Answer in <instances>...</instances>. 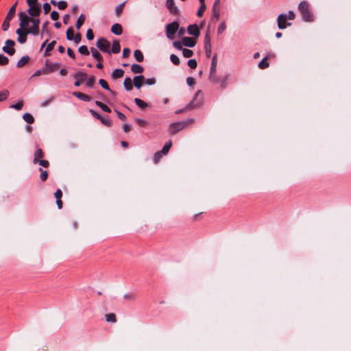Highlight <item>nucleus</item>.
I'll return each mask as SVG.
<instances>
[{
  "label": "nucleus",
  "instance_id": "f257e3e1",
  "mask_svg": "<svg viewBox=\"0 0 351 351\" xmlns=\"http://www.w3.org/2000/svg\"><path fill=\"white\" fill-rule=\"evenodd\" d=\"M194 121H195V119L193 118H191V119H188L184 121L173 123L169 126V132L171 134H175L178 132L180 131L181 130H182V129L185 128L186 127H187L188 125H189L190 124L193 123Z\"/></svg>",
  "mask_w": 351,
  "mask_h": 351
},
{
  "label": "nucleus",
  "instance_id": "f03ea898",
  "mask_svg": "<svg viewBox=\"0 0 351 351\" xmlns=\"http://www.w3.org/2000/svg\"><path fill=\"white\" fill-rule=\"evenodd\" d=\"M298 10L302 16V19L306 22H311L313 21V16L309 9V4L308 2L303 1H301L298 5Z\"/></svg>",
  "mask_w": 351,
  "mask_h": 351
},
{
  "label": "nucleus",
  "instance_id": "7ed1b4c3",
  "mask_svg": "<svg viewBox=\"0 0 351 351\" xmlns=\"http://www.w3.org/2000/svg\"><path fill=\"white\" fill-rule=\"evenodd\" d=\"M17 5V1L10 8L5 19L2 23V29L7 31L10 27V21L13 19L16 12V8Z\"/></svg>",
  "mask_w": 351,
  "mask_h": 351
},
{
  "label": "nucleus",
  "instance_id": "20e7f679",
  "mask_svg": "<svg viewBox=\"0 0 351 351\" xmlns=\"http://www.w3.org/2000/svg\"><path fill=\"white\" fill-rule=\"evenodd\" d=\"M179 28V24L177 21H173L167 25L165 28L166 36L169 39H173L174 34L176 33Z\"/></svg>",
  "mask_w": 351,
  "mask_h": 351
},
{
  "label": "nucleus",
  "instance_id": "39448f33",
  "mask_svg": "<svg viewBox=\"0 0 351 351\" xmlns=\"http://www.w3.org/2000/svg\"><path fill=\"white\" fill-rule=\"evenodd\" d=\"M97 47L104 53H110V43L105 38H100L96 43Z\"/></svg>",
  "mask_w": 351,
  "mask_h": 351
},
{
  "label": "nucleus",
  "instance_id": "423d86ee",
  "mask_svg": "<svg viewBox=\"0 0 351 351\" xmlns=\"http://www.w3.org/2000/svg\"><path fill=\"white\" fill-rule=\"evenodd\" d=\"M201 93L200 90H197L192 99V101L186 106V108L188 110L195 109L199 108L202 105V98H199V95Z\"/></svg>",
  "mask_w": 351,
  "mask_h": 351
},
{
  "label": "nucleus",
  "instance_id": "0eeeda50",
  "mask_svg": "<svg viewBox=\"0 0 351 351\" xmlns=\"http://www.w3.org/2000/svg\"><path fill=\"white\" fill-rule=\"evenodd\" d=\"M60 64L58 63H53L50 62L49 60H47L45 62V65L43 67L44 71H43V74L47 75L51 73H53L58 69Z\"/></svg>",
  "mask_w": 351,
  "mask_h": 351
},
{
  "label": "nucleus",
  "instance_id": "6e6552de",
  "mask_svg": "<svg viewBox=\"0 0 351 351\" xmlns=\"http://www.w3.org/2000/svg\"><path fill=\"white\" fill-rule=\"evenodd\" d=\"M287 16L285 14H280L277 19L278 27L284 29L287 27L291 25V23L287 22Z\"/></svg>",
  "mask_w": 351,
  "mask_h": 351
},
{
  "label": "nucleus",
  "instance_id": "1a4fd4ad",
  "mask_svg": "<svg viewBox=\"0 0 351 351\" xmlns=\"http://www.w3.org/2000/svg\"><path fill=\"white\" fill-rule=\"evenodd\" d=\"M14 45V40L8 39L5 41V45L3 47L2 50L8 55L12 56L15 53Z\"/></svg>",
  "mask_w": 351,
  "mask_h": 351
},
{
  "label": "nucleus",
  "instance_id": "9d476101",
  "mask_svg": "<svg viewBox=\"0 0 351 351\" xmlns=\"http://www.w3.org/2000/svg\"><path fill=\"white\" fill-rule=\"evenodd\" d=\"M31 21L33 23V26L30 28H27L26 34H32L33 35L36 36L38 34L40 19H31Z\"/></svg>",
  "mask_w": 351,
  "mask_h": 351
},
{
  "label": "nucleus",
  "instance_id": "9b49d317",
  "mask_svg": "<svg viewBox=\"0 0 351 351\" xmlns=\"http://www.w3.org/2000/svg\"><path fill=\"white\" fill-rule=\"evenodd\" d=\"M19 19H20V28H27L29 25V23L31 21L29 17L25 12L19 13Z\"/></svg>",
  "mask_w": 351,
  "mask_h": 351
},
{
  "label": "nucleus",
  "instance_id": "f8f14e48",
  "mask_svg": "<svg viewBox=\"0 0 351 351\" xmlns=\"http://www.w3.org/2000/svg\"><path fill=\"white\" fill-rule=\"evenodd\" d=\"M76 81L74 83L75 86H79L83 82L87 80V74L84 72H77L74 75Z\"/></svg>",
  "mask_w": 351,
  "mask_h": 351
},
{
  "label": "nucleus",
  "instance_id": "ddd939ff",
  "mask_svg": "<svg viewBox=\"0 0 351 351\" xmlns=\"http://www.w3.org/2000/svg\"><path fill=\"white\" fill-rule=\"evenodd\" d=\"M27 32V28L23 29V28H19L16 29V33L18 34V42L21 44L25 43L27 40V35L28 34H26Z\"/></svg>",
  "mask_w": 351,
  "mask_h": 351
},
{
  "label": "nucleus",
  "instance_id": "4468645a",
  "mask_svg": "<svg viewBox=\"0 0 351 351\" xmlns=\"http://www.w3.org/2000/svg\"><path fill=\"white\" fill-rule=\"evenodd\" d=\"M166 5L169 12L173 14H178L179 12V10L178 7L175 5L174 0H167Z\"/></svg>",
  "mask_w": 351,
  "mask_h": 351
},
{
  "label": "nucleus",
  "instance_id": "2eb2a0df",
  "mask_svg": "<svg viewBox=\"0 0 351 351\" xmlns=\"http://www.w3.org/2000/svg\"><path fill=\"white\" fill-rule=\"evenodd\" d=\"M187 32L190 35H193L196 37L199 35V29L196 24L189 25L187 27Z\"/></svg>",
  "mask_w": 351,
  "mask_h": 351
},
{
  "label": "nucleus",
  "instance_id": "dca6fc26",
  "mask_svg": "<svg viewBox=\"0 0 351 351\" xmlns=\"http://www.w3.org/2000/svg\"><path fill=\"white\" fill-rule=\"evenodd\" d=\"M182 41V45L188 47H193L196 44V41L195 40V39L191 37H183Z\"/></svg>",
  "mask_w": 351,
  "mask_h": 351
},
{
  "label": "nucleus",
  "instance_id": "f3484780",
  "mask_svg": "<svg viewBox=\"0 0 351 351\" xmlns=\"http://www.w3.org/2000/svg\"><path fill=\"white\" fill-rule=\"evenodd\" d=\"M144 81H145V77L143 75H136L133 79L134 86L136 88L139 89L142 86Z\"/></svg>",
  "mask_w": 351,
  "mask_h": 351
},
{
  "label": "nucleus",
  "instance_id": "a211bd4d",
  "mask_svg": "<svg viewBox=\"0 0 351 351\" xmlns=\"http://www.w3.org/2000/svg\"><path fill=\"white\" fill-rule=\"evenodd\" d=\"M28 13L32 16H38L40 13L39 5L29 6Z\"/></svg>",
  "mask_w": 351,
  "mask_h": 351
},
{
  "label": "nucleus",
  "instance_id": "6ab92c4d",
  "mask_svg": "<svg viewBox=\"0 0 351 351\" xmlns=\"http://www.w3.org/2000/svg\"><path fill=\"white\" fill-rule=\"evenodd\" d=\"M73 95L84 101H90L91 100V97L90 96L80 92H73Z\"/></svg>",
  "mask_w": 351,
  "mask_h": 351
},
{
  "label": "nucleus",
  "instance_id": "aec40b11",
  "mask_svg": "<svg viewBox=\"0 0 351 351\" xmlns=\"http://www.w3.org/2000/svg\"><path fill=\"white\" fill-rule=\"evenodd\" d=\"M90 52L92 53V56L97 60L98 62L103 61V57L101 54L97 51L95 47H90Z\"/></svg>",
  "mask_w": 351,
  "mask_h": 351
},
{
  "label": "nucleus",
  "instance_id": "412c9836",
  "mask_svg": "<svg viewBox=\"0 0 351 351\" xmlns=\"http://www.w3.org/2000/svg\"><path fill=\"white\" fill-rule=\"evenodd\" d=\"M111 31L115 35L119 36L123 32L122 26L119 23H115L111 27Z\"/></svg>",
  "mask_w": 351,
  "mask_h": 351
},
{
  "label": "nucleus",
  "instance_id": "4be33fe9",
  "mask_svg": "<svg viewBox=\"0 0 351 351\" xmlns=\"http://www.w3.org/2000/svg\"><path fill=\"white\" fill-rule=\"evenodd\" d=\"M133 84H132V81L130 77H127L125 78L124 82H123V86L126 90H128V91L132 90L133 88Z\"/></svg>",
  "mask_w": 351,
  "mask_h": 351
},
{
  "label": "nucleus",
  "instance_id": "5701e85b",
  "mask_svg": "<svg viewBox=\"0 0 351 351\" xmlns=\"http://www.w3.org/2000/svg\"><path fill=\"white\" fill-rule=\"evenodd\" d=\"M123 74H124V71L123 69H116L112 71V73L111 74V77H112V78L115 80V79L122 77L123 76Z\"/></svg>",
  "mask_w": 351,
  "mask_h": 351
},
{
  "label": "nucleus",
  "instance_id": "b1692460",
  "mask_svg": "<svg viewBox=\"0 0 351 351\" xmlns=\"http://www.w3.org/2000/svg\"><path fill=\"white\" fill-rule=\"evenodd\" d=\"M43 157L44 153L43 150L40 148L38 147L34 153V157L33 160L34 163L36 164L38 162V159L42 158Z\"/></svg>",
  "mask_w": 351,
  "mask_h": 351
},
{
  "label": "nucleus",
  "instance_id": "393cba45",
  "mask_svg": "<svg viewBox=\"0 0 351 351\" xmlns=\"http://www.w3.org/2000/svg\"><path fill=\"white\" fill-rule=\"evenodd\" d=\"M121 51V46L119 45V43L117 40H114L112 42V49L110 50L111 53H118Z\"/></svg>",
  "mask_w": 351,
  "mask_h": 351
},
{
  "label": "nucleus",
  "instance_id": "a878e982",
  "mask_svg": "<svg viewBox=\"0 0 351 351\" xmlns=\"http://www.w3.org/2000/svg\"><path fill=\"white\" fill-rule=\"evenodd\" d=\"M217 55H214L212 59L211 65L210 68V73H214L217 72Z\"/></svg>",
  "mask_w": 351,
  "mask_h": 351
},
{
  "label": "nucleus",
  "instance_id": "bb28decb",
  "mask_svg": "<svg viewBox=\"0 0 351 351\" xmlns=\"http://www.w3.org/2000/svg\"><path fill=\"white\" fill-rule=\"evenodd\" d=\"M219 8L213 7L212 8V17L211 20L213 21H217L219 19Z\"/></svg>",
  "mask_w": 351,
  "mask_h": 351
},
{
  "label": "nucleus",
  "instance_id": "cd10ccee",
  "mask_svg": "<svg viewBox=\"0 0 351 351\" xmlns=\"http://www.w3.org/2000/svg\"><path fill=\"white\" fill-rule=\"evenodd\" d=\"M99 84L101 85V86L103 88H104V89H106V90H107L110 91V93L112 95H115V93L110 88V87H109V86H108V84L107 82H106L105 80H104V79H100V80H99Z\"/></svg>",
  "mask_w": 351,
  "mask_h": 351
},
{
  "label": "nucleus",
  "instance_id": "c85d7f7f",
  "mask_svg": "<svg viewBox=\"0 0 351 351\" xmlns=\"http://www.w3.org/2000/svg\"><path fill=\"white\" fill-rule=\"evenodd\" d=\"M29 60V57L28 56H23L17 62L16 66L21 68L26 64Z\"/></svg>",
  "mask_w": 351,
  "mask_h": 351
},
{
  "label": "nucleus",
  "instance_id": "c756f323",
  "mask_svg": "<svg viewBox=\"0 0 351 351\" xmlns=\"http://www.w3.org/2000/svg\"><path fill=\"white\" fill-rule=\"evenodd\" d=\"M143 70V67L140 64H134L131 66V71L134 73H142Z\"/></svg>",
  "mask_w": 351,
  "mask_h": 351
},
{
  "label": "nucleus",
  "instance_id": "7c9ffc66",
  "mask_svg": "<svg viewBox=\"0 0 351 351\" xmlns=\"http://www.w3.org/2000/svg\"><path fill=\"white\" fill-rule=\"evenodd\" d=\"M134 56L137 62H141L143 61L144 56H143V53L140 50L136 49L134 51Z\"/></svg>",
  "mask_w": 351,
  "mask_h": 351
},
{
  "label": "nucleus",
  "instance_id": "2f4dec72",
  "mask_svg": "<svg viewBox=\"0 0 351 351\" xmlns=\"http://www.w3.org/2000/svg\"><path fill=\"white\" fill-rule=\"evenodd\" d=\"M56 43V40H53L51 41L50 43H49L46 47V49H45V53L44 55L45 56H47L49 55V52L51 51L53 48H54V46Z\"/></svg>",
  "mask_w": 351,
  "mask_h": 351
},
{
  "label": "nucleus",
  "instance_id": "473e14b6",
  "mask_svg": "<svg viewBox=\"0 0 351 351\" xmlns=\"http://www.w3.org/2000/svg\"><path fill=\"white\" fill-rule=\"evenodd\" d=\"M86 16L84 14H81L76 23L75 27L77 29H80L82 25L84 23Z\"/></svg>",
  "mask_w": 351,
  "mask_h": 351
},
{
  "label": "nucleus",
  "instance_id": "72a5a7b5",
  "mask_svg": "<svg viewBox=\"0 0 351 351\" xmlns=\"http://www.w3.org/2000/svg\"><path fill=\"white\" fill-rule=\"evenodd\" d=\"M105 317L107 322L115 323L117 322L116 315L114 313L106 314Z\"/></svg>",
  "mask_w": 351,
  "mask_h": 351
},
{
  "label": "nucleus",
  "instance_id": "f704fd0d",
  "mask_svg": "<svg viewBox=\"0 0 351 351\" xmlns=\"http://www.w3.org/2000/svg\"><path fill=\"white\" fill-rule=\"evenodd\" d=\"M23 118L29 124H32L34 122L33 116L29 113H25L23 116Z\"/></svg>",
  "mask_w": 351,
  "mask_h": 351
},
{
  "label": "nucleus",
  "instance_id": "c9c22d12",
  "mask_svg": "<svg viewBox=\"0 0 351 351\" xmlns=\"http://www.w3.org/2000/svg\"><path fill=\"white\" fill-rule=\"evenodd\" d=\"M171 147V142L169 141L165 144L160 152L162 154V155H166L169 152Z\"/></svg>",
  "mask_w": 351,
  "mask_h": 351
},
{
  "label": "nucleus",
  "instance_id": "e433bc0d",
  "mask_svg": "<svg viewBox=\"0 0 351 351\" xmlns=\"http://www.w3.org/2000/svg\"><path fill=\"white\" fill-rule=\"evenodd\" d=\"M228 80V75H226L221 78H219V82L217 84H219L220 87L223 89H224L226 87V82Z\"/></svg>",
  "mask_w": 351,
  "mask_h": 351
},
{
  "label": "nucleus",
  "instance_id": "4c0bfd02",
  "mask_svg": "<svg viewBox=\"0 0 351 351\" xmlns=\"http://www.w3.org/2000/svg\"><path fill=\"white\" fill-rule=\"evenodd\" d=\"M269 64L267 62V58L265 57L259 63H258V67L261 69H265L269 67Z\"/></svg>",
  "mask_w": 351,
  "mask_h": 351
},
{
  "label": "nucleus",
  "instance_id": "58836bf2",
  "mask_svg": "<svg viewBox=\"0 0 351 351\" xmlns=\"http://www.w3.org/2000/svg\"><path fill=\"white\" fill-rule=\"evenodd\" d=\"M134 102L141 108L143 109V108H145L146 107H147V104L141 99L135 98Z\"/></svg>",
  "mask_w": 351,
  "mask_h": 351
},
{
  "label": "nucleus",
  "instance_id": "ea45409f",
  "mask_svg": "<svg viewBox=\"0 0 351 351\" xmlns=\"http://www.w3.org/2000/svg\"><path fill=\"white\" fill-rule=\"evenodd\" d=\"M66 39L69 40H73L74 37V31L71 27H69L66 32Z\"/></svg>",
  "mask_w": 351,
  "mask_h": 351
},
{
  "label": "nucleus",
  "instance_id": "a19ab883",
  "mask_svg": "<svg viewBox=\"0 0 351 351\" xmlns=\"http://www.w3.org/2000/svg\"><path fill=\"white\" fill-rule=\"evenodd\" d=\"M23 101H18L17 103L14 104H12L10 106V108H14V109H16L17 110H20L23 108Z\"/></svg>",
  "mask_w": 351,
  "mask_h": 351
},
{
  "label": "nucleus",
  "instance_id": "79ce46f5",
  "mask_svg": "<svg viewBox=\"0 0 351 351\" xmlns=\"http://www.w3.org/2000/svg\"><path fill=\"white\" fill-rule=\"evenodd\" d=\"M78 51L84 56L89 55L90 52L86 45H82L79 47Z\"/></svg>",
  "mask_w": 351,
  "mask_h": 351
},
{
  "label": "nucleus",
  "instance_id": "37998d69",
  "mask_svg": "<svg viewBox=\"0 0 351 351\" xmlns=\"http://www.w3.org/2000/svg\"><path fill=\"white\" fill-rule=\"evenodd\" d=\"M86 86L89 88H93L95 84V77L94 75L90 76L87 78Z\"/></svg>",
  "mask_w": 351,
  "mask_h": 351
},
{
  "label": "nucleus",
  "instance_id": "c03bdc74",
  "mask_svg": "<svg viewBox=\"0 0 351 351\" xmlns=\"http://www.w3.org/2000/svg\"><path fill=\"white\" fill-rule=\"evenodd\" d=\"M9 97V92L7 90L0 91V101H4Z\"/></svg>",
  "mask_w": 351,
  "mask_h": 351
},
{
  "label": "nucleus",
  "instance_id": "a18cd8bd",
  "mask_svg": "<svg viewBox=\"0 0 351 351\" xmlns=\"http://www.w3.org/2000/svg\"><path fill=\"white\" fill-rule=\"evenodd\" d=\"M9 62V59L8 57L0 53V66L7 65Z\"/></svg>",
  "mask_w": 351,
  "mask_h": 351
},
{
  "label": "nucleus",
  "instance_id": "49530a36",
  "mask_svg": "<svg viewBox=\"0 0 351 351\" xmlns=\"http://www.w3.org/2000/svg\"><path fill=\"white\" fill-rule=\"evenodd\" d=\"M209 80L215 84L219 82V78L216 75V73H209Z\"/></svg>",
  "mask_w": 351,
  "mask_h": 351
},
{
  "label": "nucleus",
  "instance_id": "de8ad7c7",
  "mask_svg": "<svg viewBox=\"0 0 351 351\" xmlns=\"http://www.w3.org/2000/svg\"><path fill=\"white\" fill-rule=\"evenodd\" d=\"M182 55L185 58H191L193 55V51L191 49L184 48V49H182Z\"/></svg>",
  "mask_w": 351,
  "mask_h": 351
},
{
  "label": "nucleus",
  "instance_id": "09e8293b",
  "mask_svg": "<svg viewBox=\"0 0 351 351\" xmlns=\"http://www.w3.org/2000/svg\"><path fill=\"white\" fill-rule=\"evenodd\" d=\"M125 5V2L118 5L115 8V13L117 16H119L123 12Z\"/></svg>",
  "mask_w": 351,
  "mask_h": 351
},
{
  "label": "nucleus",
  "instance_id": "8fccbe9b",
  "mask_svg": "<svg viewBox=\"0 0 351 351\" xmlns=\"http://www.w3.org/2000/svg\"><path fill=\"white\" fill-rule=\"evenodd\" d=\"M170 60L173 64L177 65V66L180 64V59L176 55L171 54L170 56Z\"/></svg>",
  "mask_w": 351,
  "mask_h": 351
},
{
  "label": "nucleus",
  "instance_id": "3c124183",
  "mask_svg": "<svg viewBox=\"0 0 351 351\" xmlns=\"http://www.w3.org/2000/svg\"><path fill=\"white\" fill-rule=\"evenodd\" d=\"M57 6L60 10H62L67 8L68 4L67 2L65 1H60L58 2Z\"/></svg>",
  "mask_w": 351,
  "mask_h": 351
},
{
  "label": "nucleus",
  "instance_id": "603ef678",
  "mask_svg": "<svg viewBox=\"0 0 351 351\" xmlns=\"http://www.w3.org/2000/svg\"><path fill=\"white\" fill-rule=\"evenodd\" d=\"M39 171H40V180L43 182L45 181L48 177V173L47 171H44L42 168H40Z\"/></svg>",
  "mask_w": 351,
  "mask_h": 351
},
{
  "label": "nucleus",
  "instance_id": "864d4df0",
  "mask_svg": "<svg viewBox=\"0 0 351 351\" xmlns=\"http://www.w3.org/2000/svg\"><path fill=\"white\" fill-rule=\"evenodd\" d=\"M162 156V154L160 152H157L154 154V162L155 164H157L161 159Z\"/></svg>",
  "mask_w": 351,
  "mask_h": 351
},
{
  "label": "nucleus",
  "instance_id": "5fc2aeb1",
  "mask_svg": "<svg viewBox=\"0 0 351 351\" xmlns=\"http://www.w3.org/2000/svg\"><path fill=\"white\" fill-rule=\"evenodd\" d=\"M206 5H200L199 8L198 9L197 12V16L198 17H202L203 16L204 12L206 10Z\"/></svg>",
  "mask_w": 351,
  "mask_h": 351
},
{
  "label": "nucleus",
  "instance_id": "6e6d98bb",
  "mask_svg": "<svg viewBox=\"0 0 351 351\" xmlns=\"http://www.w3.org/2000/svg\"><path fill=\"white\" fill-rule=\"evenodd\" d=\"M187 64H188L189 66L193 69H195L197 66V61L195 59H190L188 61Z\"/></svg>",
  "mask_w": 351,
  "mask_h": 351
},
{
  "label": "nucleus",
  "instance_id": "4d7b16f0",
  "mask_svg": "<svg viewBox=\"0 0 351 351\" xmlns=\"http://www.w3.org/2000/svg\"><path fill=\"white\" fill-rule=\"evenodd\" d=\"M211 45L209 31H207L204 37V46Z\"/></svg>",
  "mask_w": 351,
  "mask_h": 351
},
{
  "label": "nucleus",
  "instance_id": "13d9d810",
  "mask_svg": "<svg viewBox=\"0 0 351 351\" xmlns=\"http://www.w3.org/2000/svg\"><path fill=\"white\" fill-rule=\"evenodd\" d=\"M125 300H134L136 298V295L133 293H128L123 295Z\"/></svg>",
  "mask_w": 351,
  "mask_h": 351
},
{
  "label": "nucleus",
  "instance_id": "bf43d9fd",
  "mask_svg": "<svg viewBox=\"0 0 351 351\" xmlns=\"http://www.w3.org/2000/svg\"><path fill=\"white\" fill-rule=\"evenodd\" d=\"M173 47L176 49H177L178 50H182V49H184V48H182V45H182V42H180L178 40L174 41L173 43Z\"/></svg>",
  "mask_w": 351,
  "mask_h": 351
},
{
  "label": "nucleus",
  "instance_id": "052dcab7",
  "mask_svg": "<svg viewBox=\"0 0 351 351\" xmlns=\"http://www.w3.org/2000/svg\"><path fill=\"white\" fill-rule=\"evenodd\" d=\"M136 123L139 125V126H145L147 124V121H145V119H136L135 120Z\"/></svg>",
  "mask_w": 351,
  "mask_h": 351
},
{
  "label": "nucleus",
  "instance_id": "680f3d73",
  "mask_svg": "<svg viewBox=\"0 0 351 351\" xmlns=\"http://www.w3.org/2000/svg\"><path fill=\"white\" fill-rule=\"evenodd\" d=\"M86 38L88 40H92L94 38V34L91 29H88L86 32Z\"/></svg>",
  "mask_w": 351,
  "mask_h": 351
},
{
  "label": "nucleus",
  "instance_id": "e2e57ef3",
  "mask_svg": "<svg viewBox=\"0 0 351 351\" xmlns=\"http://www.w3.org/2000/svg\"><path fill=\"white\" fill-rule=\"evenodd\" d=\"M37 163H38L40 166L45 168H47L49 165V161L46 160H38Z\"/></svg>",
  "mask_w": 351,
  "mask_h": 351
},
{
  "label": "nucleus",
  "instance_id": "0e129e2a",
  "mask_svg": "<svg viewBox=\"0 0 351 351\" xmlns=\"http://www.w3.org/2000/svg\"><path fill=\"white\" fill-rule=\"evenodd\" d=\"M205 53L207 58H210L211 55V45L204 46Z\"/></svg>",
  "mask_w": 351,
  "mask_h": 351
},
{
  "label": "nucleus",
  "instance_id": "69168bd1",
  "mask_svg": "<svg viewBox=\"0 0 351 351\" xmlns=\"http://www.w3.org/2000/svg\"><path fill=\"white\" fill-rule=\"evenodd\" d=\"M59 13L57 11H52L51 12V18L53 21H57L59 19Z\"/></svg>",
  "mask_w": 351,
  "mask_h": 351
},
{
  "label": "nucleus",
  "instance_id": "338daca9",
  "mask_svg": "<svg viewBox=\"0 0 351 351\" xmlns=\"http://www.w3.org/2000/svg\"><path fill=\"white\" fill-rule=\"evenodd\" d=\"M45 14H47L51 10V5L49 3H45L43 5Z\"/></svg>",
  "mask_w": 351,
  "mask_h": 351
},
{
  "label": "nucleus",
  "instance_id": "774afa93",
  "mask_svg": "<svg viewBox=\"0 0 351 351\" xmlns=\"http://www.w3.org/2000/svg\"><path fill=\"white\" fill-rule=\"evenodd\" d=\"M131 51L128 48H124L123 50V58H128L130 55Z\"/></svg>",
  "mask_w": 351,
  "mask_h": 351
}]
</instances>
